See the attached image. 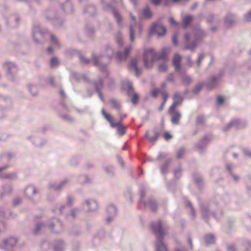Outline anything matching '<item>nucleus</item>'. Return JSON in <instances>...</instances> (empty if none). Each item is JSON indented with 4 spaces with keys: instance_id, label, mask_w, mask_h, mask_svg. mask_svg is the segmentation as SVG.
Returning <instances> with one entry per match:
<instances>
[{
    "instance_id": "4c0bfd02",
    "label": "nucleus",
    "mask_w": 251,
    "mask_h": 251,
    "mask_svg": "<svg viewBox=\"0 0 251 251\" xmlns=\"http://www.w3.org/2000/svg\"><path fill=\"white\" fill-rule=\"evenodd\" d=\"M22 201V200L21 198H16L13 201V205L14 206H17L18 204H20Z\"/></svg>"
},
{
    "instance_id": "bb28decb",
    "label": "nucleus",
    "mask_w": 251,
    "mask_h": 251,
    "mask_svg": "<svg viewBox=\"0 0 251 251\" xmlns=\"http://www.w3.org/2000/svg\"><path fill=\"white\" fill-rule=\"evenodd\" d=\"M139 100V96L137 93H134L132 98L131 99V102L132 103L135 104H137Z\"/></svg>"
},
{
    "instance_id": "39448f33",
    "label": "nucleus",
    "mask_w": 251,
    "mask_h": 251,
    "mask_svg": "<svg viewBox=\"0 0 251 251\" xmlns=\"http://www.w3.org/2000/svg\"><path fill=\"white\" fill-rule=\"evenodd\" d=\"M173 99L174 102L169 109V113H171L174 111L177 105L182 103L183 101V99L179 93H175L173 97Z\"/></svg>"
},
{
    "instance_id": "052dcab7",
    "label": "nucleus",
    "mask_w": 251,
    "mask_h": 251,
    "mask_svg": "<svg viewBox=\"0 0 251 251\" xmlns=\"http://www.w3.org/2000/svg\"><path fill=\"white\" fill-rule=\"evenodd\" d=\"M54 80L53 77H50L49 78V83L50 84L53 85L54 84Z\"/></svg>"
},
{
    "instance_id": "393cba45",
    "label": "nucleus",
    "mask_w": 251,
    "mask_h": 251,
    "mask_svg": "<svg viewBox=\"0 0 251 251\" xmlns=\"http://www.w3.org/2000/svg\"><path fill=\"white\" fill-rule=\"evenodd\" d=\"M111 103L112 105V108L116 109H119L121 107L120 103L115 100H111Z\"/></svg>"
},
{
    "instance_id": "37998d69",
    "label": "nucleus",
    "mask_w": 251,
    "mask_h": 251,
    "mask_svg": "<svg viewBox=\"0 0 251 251\" xmlns=\"http://www.w3.org/2000/svg\"><path fill=\"white\" fill-rule=\"evenodd\" d=\"M93 59L94 60L95 65L96 66H100V64L98 60V58L97 57H96V56H93Z\"/></svg>"
},
{
    "instance_id": "c03bdc74",
    "label": "nucleus",
    "mask_w": 251,
    "mask_h": 251,
    "mask_svg": "<svg viewBox=\"0 0 251 251\" xmlns=\"http://www.w3.org/2000/svg\"><path fill=\"white\" fill-rule=\"evenodd\" d=\"M245 18L247 21L251 20V10L245 16Z\"/></svg>"
},
{
    "instance_id": "e2e57ef3",
    "label": "nucleus",
    "mask_w": 251,
    "mask_h": 251,
    "mask_svg": "<svg viewBox=\"0 0 251 251\" xmlns=\"http://www.w3.org/2000/svg\"><path fill=\"white\" fill-rule=\"evenodd\" d=\"M228 251H235L233 246H230L228 249Z\"/></svg>"
},
{
    "instance_id": "2eb2a0df",
    "label": "nucleus",
    "mask_w": 251,
    "mask_h": 251,
    "mask_svg": "<svg viewBox=\"0 0 251 251\" xmlns=\"http://www.w3.org/2000/svg\"><path fill=\"white\" fill-rule=\"evenodd\" d=\"M90 211L96 210L98 208V203L94 200H88L86 201Z\"/></svg>"
},
{
    "instance_id": "79ce46f5",
    "label": "nucleus",
    "mask_w": 251,
    "mask_h": 251,
    "mask_svg": "<svg viewBox=\"0 0 251 251\" xmlns=\"http://www.w3.org/2000/svg\"><path fill=\"white\" fill-rule=\"evenodd\" d=\"M224 99L221 96H218L217 99V102L219 104H222L224 103Z\"/></svg>"
},
{
    "instance_id": "6e6552de",
    "label": "nucleus",
    "mask_w": 251,
    "mask_h": 251,
    "mask_svg": "<svg viewBox=\"0 0 251 251\" xmlns=\"http://www.w3.org/2000/svg\"><path fill=\"white\" fill-rule=\"evenodd\" d=\"M170 52V49L169 48H164L158 54H157V58L158 60H163L165 62L168 60V55Z\"/></svg>"
},
{
    "instance_id": "9b49d317",
    "label": "nucleus",
    "mask_w": 251,
    "mask_h": 251,
    "mask_svg": "<svg viewBox=\"0 0 251 251\" xmlns=\"http://www.w3.org/2000/svg\"><path fill=\"white\" fill-rule=\"evenodd\" d=\"M106 211L108 215L110 216L107 218V220H111L112 217L116 215L117 209L114 205L110 204L107 206Z\"/></svg>"
},
{
    "instance_id": "09e8293b",
    "label": "nucleus",
    "mask_w": 251,
    "mask_h": 251,
    "mask_svg": "<svg viewBox=\"0 0 251 251\" xmlns=\"http://www.w3.org/2000/svg\"><path fill=\"white\" fill-rule=\"evenodd\" d=\"M167 80L168 81H174V75L173 74H170L167 78Z\"/></svg>"
},
{
    "instance_id": "3c124183",
    "label": "nucleus",
    "mask_w": 251,
    "mask_h": 251,
    "mask_svg": "<svg viewBox=\"0 0 251 251\" xmlns=\"http://www.w3.org/2000/svg\"><path fill=\"white\" fill-rule=\"evenodd\" d=\"M216 82L217 80L215 77H213L211 78V83L212 84L213 83V84L212 85L211 87H213L215 85Z\"/></svg>"
},
{
    "instance_id": "9d476101",
    "label": "nucleus",
    "mask_w": 251,
    "mask_h": 251,
    "mask_svg": "<svg viewBox=\"0 0 251 251\" xmlns=\"http://www.w3.org/2000/svg\"><path fill=\"white\" fill-rule=\"evenodd\" d=\"M190 37H191V35L189 34H186L185 35V38L186 44V49L194 50L197 45V39L196 38L193 42V44L192 45H190L189 43H190Z\"/></svg>"
},
{
    "instance_id": "473e14b6",
    "label": "nucleus",
    "mask_w": 251,
    "mask_h": 251,
    "mask_svg": "<svg viewBox=\"0 0 251 251\" xmlns=\"http://www.w3.org/2000/svg\"><path fill=\"white\" fill-rule=\"evenodd\" d=\"M162 99H163V102L166 103L168 98V95L166 91H163L162 92Z\"/></svg>"
},
{
    "instance_id": "b1692460",
    "label": "nucleus",
    "mask_w": 251,
    "mask_h": 251,
    "mask_svg": "<svg viewBox=\"0 0 251 251\" xmlns=\"http://www.w3.org/2000/svg\"><path fill=\"white\" fill-rule=\"evenodd\" d=\"M50 66L51 68L56 67L58 65L59 62L57 59L55 57H52L50 61Z\"/></svg>"
},
{
    "instance_id": "8fccbe9b",
    "label": "nucleus",
    "mask_w": 251,
    "mask_h": 251,
    "mask_svg": "<svg viewBox=\"0 0 251 251\" xmlns=\"http://www.w3.org/2000/svg\"><path fill=\"white\" fill-rule=\"evenodd\" d=\"M151 2L155 5H158L160 3L161 0H151Z\"/></svg>"
},
{
    "instance_id": "c756f323",
    "label": "nucleus",
    "mask_w": 251,
    "mask_h": 251,
    "mask_svg": "<svg viewBox=\"0 0 251 251\" xmlns=\"http://www.w3.org/2000/svg\"><path fill=\"white\" fill-rule=\"evenodd\" d=\"M149 204L151 210L152 211H155L157 209V204L155 201H151Z\"/></svg>"
},
{
    "instance_id": "cd10ccee",
    "label": "nucleus",
    "mask_w": 251,
    "mask_h": 251,
    "mask_svg": "<svg viewBox=\"0 0 251 251\" xmlns=\"http://www.w3.org/2000/svg\"><path fill=\"white\" fill-rule=\"evenodd\" d=\"M143 14L146 18H150L151 17V12L150 10L149 7H147L146 9L144 10Z\"/></svg>"
},
{
    "instance_id": "f257e3e1",
    "label": "nucleus",
    "mask_w": 251,
    "mask_h": 251,
    "mask_svg": "<svg viewBox=\"0 0 251 251\" xmlns=\"http://www.w3.org/2000/svg\"><path fill=\"white\" fill-rule=\"evenodd\" d=\"M151 230L156 238V251H168L166 246L162 242V239L165 235V231L162 226L160 221H155L152 223Z\"/></svg>"
},
{
    "instance_id": "6e6d98bb",
    "label": "nucleus",
    "mask_w": 251,
    "mask_h": 251,
    "mask_svg": "<svg viewBox=\"0 0 251 251\" xmlns=\"http://www.w3.org/2000/svg\"><path fill=\"white\" fill-rule=\"evenodd\" d=\"M4 228V224L3 222H0V231H2Z\"/></svg>"
},
{
    "instance_id": "f03ea898",
    "label": "nucleus",
    "mask_w": 251,
    "mask_h": 251,
    "mask_svg": "<svg viewBox=\"0 0 251 251\" xmlns=\"http://www.w3.org/2000/svg\"><path fill=\"white\" fill-rule=\"evenodd\" d=\"M101 113L103 116L109 122L111 127L117 128V131L118 134L120 136H123L126 133L127 127L122 124L123 120L125 117L121 116L119 122L114 123L113 122V118L112 116L106 113L104 109L102 110Z\"/></svg>"
},
{
    "instance_id": "13d9d810",
    "label": "nucleus",
    "mask_w": 251,
    "mask_h": 251,
    "mask_svg": "<svg viewBox=\"0 0 251 251\" xmlns=\"http://www.w3.org/2000/svg\"><path fill=\"white\" fill-rule=\"evenodd\" d=\"M13 174H7L5 175L3 177L5 178H11L12 177Z\"/></svg>"
},
{
    "instance_id": "423d86ee",
    "label": "nucleus",
    "mask_w": 251,
    "mask_h": 251,
    "mask_svg": "<svg viewBox=\"0 0 251 251\" xmlns=\"http://www.w3.org/2000/svg\"><path fill=\"white\" fill-rule=\"evenodd\" d=\"M128 68L130 71H135L137 76H139L141 74V70L138 68L137 66V59L136 58L131 60L128 65Z\"/></svg>"
},
{
    "instance_id": "412c9836",
    "label": "nucleus",
    "mask_w": 251,
    "mask_h": 251,
    "mask_svg": "<svg viewBox=\"0 0 251 251\" xmlns=\"http://www.w3.org/2000/svg\"><path fill=\"white\" fill-rule=\"evenodd\" d=\"M8 68V72L10 74L16 73L17 72V68L15 64L9 63L7 64Z\"/></svg>"
},
{
    "instance_id": "4d7b16f0",
    "label": "nucleus",
    "mask_w": 251,
    "mask_h": 251,
    "mask_svg": "<svg viewBox=\"0 0 251 251\" xmlns=\"http://www.w3.org/2000/svg\"><path fill=\"white\" fill-rule=\"evenodd\" d=\"M41 226H37V227H36V229H35V230L34 231V233L37 234L38 231L41 229Z\"/></svg>"
},
{
    "instance_id": "ddd939ff",
    "label": "nucleus",
    "mask_w": 251,
    "mask_h": 251,
    "mask_svg": "<svg viewBox=\"0 0 251 251\" xmlns=\"http://www.w3.org/2000/svg\"><path fill=\"white\" fill-rule=\"evenodd\" d=\"M181 57L178 54L174 55L173 60V63L175 68L176 71H178L180 69V62Z\"/></svg>"
},
{
    "instance_id": "680f3d73",
    "label": "nucleus",
    "mask_w": 251,
    "mask_h": 251,
    "mask_svg": "<svg viewBox=\"0 0 251 251\" xmlns=\"http://www.w3.org/2000/svg\"><path fill=\"white\" fill-rule=\"evenodd\" d=\"M188 205L191 208V211L193 213H194L193 207H192V204L190 202L187 203Z\"/></svg>"
},
{
    "instance_id": "72a5a7b5",
    "label": "nucleus",
    "mask_w": 251,
    "mask_h": 251,
    "mask_svg": "<svg viewBox=\"0 0 251 251\" xmlns=\"http://www.w3.org/2000/svg\"><path fill=\"white\" fill-rule=\"evenodd\" d=\"M184 153H185V150L184 149H180L177 153V158H181L184 154Z\"/></svg>"
},
{
    "instance_id": "f3484780",
    "label": "nucleus",
    "mask_w": 251,
    "mask_h": 251,
    "mask_svg": "<svg viewBox=\"0 0 251 251\" xmlns=\"http://www.w3.org/2000/svg\"><path fill=\"white\" fill-rule=\"evenodd\" d=\"M17 243L16 239L10 238L4 242V245L6 248L14 246Z\"/></svg>"
},
{
    "instance_id": "a211bd4d",
    "label": "nucleus",
    "mask_w": 251,
    "mask_h": 251,
    "mask_svg": "<svg viewBox=\"0 0 251 251\" xmlns=\"http://www.w3.org/2000/svg\"><path fill=\"white\" fill-rule=\"evenodd\" d=\"M146 136L148 138L150 142L154 143L158 139V133L154 132L153 136H150L149 135V132H146Z\"/></svg>"
},
{
    "instance_id": "864d4df0",
    "label": "nucleus",
    "mask_w": 251,
    "mask_h": 251,
    "mask_svg": "<svg viewBox=\"0 0 251 251\" xmlns=\"http://www.w3.org/2000/svg\"><path fill=\"white\" fill-rule=\"evenodd\" d=\"M232 21H230L229 19V16H227L226 18V20H225V22H226V24L228 25V24H230L232 23Z\"/></svg>"
},
{
    "instance_id": "dca6fc26",
    "label": "nucleus",
    "mask_w": 251,
    "mask_h": 251,
    "mask_svg": "<svg viewBox=\"0 0 251 251\" xmlns=\"http://www.w3.org/2000/svg\"><path fill=\"white\" fill-rule=\"evenodd\" d=\"M36 193V190L33 186H28L25 190V194L28 197L34 195Z\"/></svg>"
},
{
    "instance_id": "a18cd8bd",
    "label": "nucleus",
    "mask_w": 251,
    "mask_h": 251,
    "mask_svg": "<svg viewBox=\"0 0 251 251\" xmlns=\"http://www.w3.org/2000/svg\"><path fill=\"white\" fill-rule=\"evenodd\" d=\"M169 22H170V24L172 25H177V24L176 23V22L175 21V20H174V19L173 18H170L169 19Z\"/></svg>"
},
{
    "instance_id": "2f4dec72",
    "label": "nucleus",
    "mask_w": 251,
    "mask_h": 251,
    "mask_svg": "<svg viewBox=\"0 0 251 251\" xmlns=\"http://www.w3.org/2000/svg\"><path fill=\"white\" fill-rule=\"evenodd\" d=\"M65 183V181H63L61 184H60L58 186H55V185H50V187L56 190H59L60 189H61V188L62 187L63 185Z\"/></svg>"
},
{
    "instance_id": "a878e982",
    "label": "nucleus",
    "mask_w": 251,
    "mask_h": 251,
    "mask_svg": "<svg viewBox=\"0 0 251 251\" xmlns=\"http://www.w3.org/2000/svg\"><path fill=\"white\" fill-rule=\"evenodd\" d=\"M158 69L160 72H165L167 71L168 67L165 63L160 64L158 66Z\"/></svg>"
},
{
    "instance_id": "58836bf2",
    "label": "nucleus",
    "mask_w": 251,
    "mask_h": 251,
    "mask_svg": "<svg viewBox=\"0 0 251 251\" xmlns=\"http://www.w3.org/2000/svg\"><path fill=\"white\" fill-rule=\"evenodd\" d=\"M163 137L166 140H168L172 138V136L167 132L164 133Z\"/></svg>"
},
{
    "instance_id": "a19ab883",
    "label": "nucleus",
    "mask_w": 251,
    "mask_h": 251,
    "mask_svg": "<svg viewBox=\"0 0 251 251\" xmlns=\"http://www.w3.org/2000/svg\"><path fill=\"white\" fill-rule=\"evenodd\" d=\"M50 38V40H51V42H52V43L58 44V41L53 35L51 34Z\"/></svg>"
},
{
    "instance_id": "c85d7f7f",
    "label": "nucleus",
    "mask_w": 251,
    "mask_h": 251,
    "mask_svg": "<svg viewBox=\"0 0 251 251\" xmlns=\"http://www.w3.org/2000/svg\"><path fill=\"white\" fill-rule=\"evenodd\" d=\"M238 123L239 121L237 120L232 121L229 124H228L227 126L225 128H224V130L225 131H226L227 129H228L231 126H232L236 124H238Z\"/></svg>"
},
{
    "instance_id": "49530a36",
    "label": "nucleus",
    "mask_w": 251,
    "mask_h": 251,
    "mask_svg": "<svg viewBox=\"0 0 251 251\" xmlns=\"http://www.w3.org/2000/svg\"><path fill=\"white\" fill-rule=\"evenodd\" d=\"M172 40H173V44L175 45H177L178 44V42H177V35H174L173 36Z\"/></svg>"
},
{
    "instance_id": "f704fd0d",
    "label": "nucleus",
    "mask_w": 251,
    "mask_h": 251,
    "mask_svg": "<svg viewBox=\"0 0 251 251\" xmlns=\"http://www.w3.org/2000/svg\"><path fill=\"white\" fill-rule=\"evenodd\" d=\"M80 60L82 63L88 64L90 62V60L89 59L85 58L83 56L80 55Z\"/></svg>"
},
{
    "instance_id": "4468645a",
    "label": "nucleus",
    "mask_w": 251,
    "mask_h": 251,
    "mask_svg": "<svg viewBox=\"0 0 251 251\" xmlns=\"http://www.w3.org/2000/svg\"><path fill=\"white\" fill-rule=\"evenodd\" d=\"M172 115L171 118V122L172 124L175 125H177L179 123V121L181 118V114L180 112L178 111H175L173 112V111L171 113H169Z\"/></svg>"
},
{
    "instance_id": "4be33fe9",
    "label": "nucleus",
    "mask_w": 251,
    "mask_h": 251,
    "mask_svg": "<svg viewBox=\"0 0 251 251\" xmlns=\"http://www.w3.org/2000/svg\"><path fill=\"white\" fill-rule=\"evenodd\" d=\"M191 81V78L188 76H184L182 78V83L183 85H188Z\"/></svg>"
},
{
    "instance_id": "c9c22d12",
    "label": "nucleus",
    "mask_w": 251,
    "mask_h": 251,
    "mask_svg": "<svg viewBox=\"0 0 251 251\" xmlns=\"http://www.w3.org/2000/svg\"><path fill=\"white\" fill-rule=\"evenodd\" d=\"M202 87V84H200L197 85L195 87V89H194V92L195 93H199L200 91V90L201 89Z\"/></svg>"
},
{
    "instance_id": "ea45409f",
    "label": "nucleus",
    "mask_w": 251,
    "mask_h": 251,
    "mask_svg": "<svg viewBox=\"0 0 251 251\" xmlns=\"http://www.w3.org/2000/svg\"><path fill=\"white\" fill-rule=\"evenodd\" d=\"M160 92V90L157 89L153 90L151 92V94L154 98H156L158 93Z\"/></svg>"
},
{
    "instance_id": "603ef678",
    "label": "nucleus",
    "mask_w": 251,
    "mask_h": 251,
    "mask_svg": "<svg viewBox=\"0 0 251 251\" xmlns=\"http://www.w3.org/2000/svg\"><path fill=\"white\" fill-rule=\"evenodd\" d=\"M77 210L76 209H73L71 211V214L73 217L74 218L75 214L77 213Z\"/></svg>"
},
{
    "instance_id": "7ed1b4c3",
    "label": "nucleus",
    "mask_w": 251,
    "mask_h": 251,
    "mask_svg": "<svg viewBox=\"0 0 251 251\" xmlns=\"http://www.w3.org/2000/svg\"><path fill=\"white\" fill-rule=\"evenodd\" d=\"M156 58L157 53L153 49L145 50L143 54V62L145 67L147 69L151 68Z\"/></svg>"
},
{
    "instance_id": "1a4fd4ad",
    "label": "nucleus",
    "mask_w": 251,
    "mask_h": 251,
    "mask_svg": "<svg viewBox=\"0 0 251 251\" xmlns=\"http://www.w3.org/2000/svg\"><path fill=\"white\" fill-rule=\"evenodd\" d=\"M131 49V47L126 48L123 53H122L120 52H118L116 56L117 61L125 60L127 57Z\"/></svg>"
},
{
    "instance_id": "f8f14e48",
    "label": "nucleus",
    "mask_w": 251,
    "mask_h": 251,
    "mask_svg": "<svg viewBox=\"0 0 251 251\" xmlns=\"http://www.w3.org/2000/svg\"><path fill=\"white\" fill-rule=\"evenodd\" d=\"M136 29L140 33L141 31V26L136 24H135L134 25H131L130 26V40L132 42L134 41V35Z\"/></svg>"
},
{
    "instance_id": "0eeeda50",
    "label": "nucleus",
    "mask_w": 251,
    "mask_h": 251,
    "mask_svg": "<svg viewBox=\"0 0 251 251\" xmlns=\"http://www.w3.org/2000/svg\"><path fill=\"white\" fill-rule=\"evenodd\" d=\"M170 52V49L169 48H164L158 54H157V58L158 60H163L165 62L168 60V55Z\"/></svg>"
},
{
    "instance_id": "6ab92c4d",
    "label": "nucleus",
    "mask_w": 251,
    "mask_h": 251,
    "mask_svg": "<svg viewBox=\"0 0 251 251\" xmlns=\"http://www.w3.org/2000/svg\"><path fill=\"white\" fill-rule=\"evenodd\" d=\"M205 242L206 244H212L215 243L214 236L212 234H208L205 237Z\"/></svg>"
},
{
    "instance_id": "aec40b11",
    "label": "nucleus",
    "mask_w": 251,
    "mask_h": 251,
    "mask_svg": "<svg viewBox=\"0 0 251 251\" xmlns=\"http://www.w3.org/2000/svg\"><path fill=\"white\" fill-rule=\"evenodd\" d=\"M192 17L189 15L186 16L183 19V24L184 28L186 27L191 22Z\"/></svg>"
},
{
    "instance_id": "5701e85b",
    "label": "nucleus",
    "mask_w": 251,
    "mask_h": 251,
    "mask_svg": "<svg viewBox=\"0 0 251 251\" xmlns=\"http://www.w3.org/2000/svg\"><path fill=\"white\" fill-rule=\"evenodd\" d=\"M105 52L106 55L107 56L108 58L110 60L114 53L113 50L109 47H107L105 49Z\"/></svg>"
},
{
    "instance_id": "20e7f679",
    "label": "nucleus",
    "mask_w": 251,
    "mask_h": 251,
    "mask_svg": "<svg viewBox=\"0 0 251 251\" xmlns=\"http://www.w3.org/2000/svg\"><path fill=\"white\" fill-rule=\"evenodd\" d=\"M166 33V29L163 25L153 24L151 27V34H156L158 37H160L164 35Z\"/></svg>"
},
{
    "instance_id": "0e129e2a",
    "label": "nucleus",
    "mask_w": 251,
    "mask_h": 251,
    "mask_svg": "<svg viewBox=\"0 0 251 251\" xmlns=\"http://www.w3.org/2000/svg\"><path fill=\"white\" fill-rule=\"evenodd\" d=\"M188 242H189V244L190 246V247L192 248V239H191L190 237L188 238Z\"/></svg>"
},
{
    "instance_id": "e433bc0d",
    "label": "nucleus",
    "mask_w": 251,
    "mask_h": 251,
    "mask_svg": "<svg viewBox=\"0 0 251 251\" xmlns=\"http://www.w3.org/2000/svg\"><path fill=\"white\" fill-rule=\"evenodd\" d=\"M203 57H204V54L203 53H201V54H200L199 55L198 59H197V63H198V66H200L201 61L203 59Z\"/></svg>"
},
{
    "instance_id": "774afa93",
    "label": "nucleus",
    "mask_w": 251,
    "mask_h": 251,
    "mask_svg": "<svg viewBox=\"0 0 251 251\" xmlns=\"http://www.w3.org/2000/svg\"><path fill=\"white\" fill-rule=\"evenodd\" d=\"M166 83H162V85H161V88H165V87H166Z\"/></svg>"
},
{
    "instance_id": "bf43d9fd",
    "label": "nucleus",
    "mask_w": 251,
    "mask_h": 251,
    "mask_svg": "<svg viewBox=\"0 0 251 251\" xmlns=\"http://www.w3.org/2000/svg\"><path fill=\"white\" fill-rule=\"evenodd\" d=\"M73 200H72V199L71 198H70V197H68V201H67V203H68V204H72V203L73 202Z\"/></svg>"
},
{
    "instance_id": "7c9ffc66",
    "label": "nucleus",
    "mask_w": 251,
    "mask_h": 251,
    "mask_svg": "<svg viewBox=\"0 0 251 251\" xmlns=\"http://www.w3.org/2000/svg\"><path fill=\"white\" fill-rule=\"evenodd\" d=\"M114 15L115 16V18L118 24H120L121 22L122 21V18L121 16H120L119 14L117 11L114 12Z\"/></svg>"
},
{
    "instance_id": "5fc2aeb1",
    "label": "nucleus",
    "mask_w": 251,
    "mask_h": 251,
    "mask_svg": "<svg viewBox=\"0 0 251 251\" xmlns=\"http://www.w3.org/2000/svg\"><path fill=\"white\" fill-rule=\"evenodd\" d=\"M165 104L166 103L164 102L162 103V104H161V105L159 106V107L158 108V110L159 111H162L163 110Z\"/></svg>"
},
{
    "instance_id": "338daca9",
    "label": "nucleus",
    "mask_w": 251,
    "mask_h": 251,
    "mask_svg": "<svg viewBox=\"0 0 251 251\" xmlns=\"http://www.w3.org/2000/svg\"><path fill=\"white\" fill-rule=\"evenodd\" d=\"M130 1L133 5H135L136 4V0H130Z\"/></svg>"
},
{
    "instance_id": "69168bd1",
    "label": "nucleus",
    "mask_w": 251,
    "mask_h": 251,
    "mask_svg": "<svg viewBox=\"0 0 251 251\" xmlns=\"http://www.w3.org/2000/svg\"><path fill=\"white\" fill-rule=\"evenodd\" d=\"M48 51L50 52V53H52L53 52V50L52 49L51 47H49L48 48Z\"/></svg>"
},
{
    "instance_id": "de8ad7c7",
    "label": "nucleus",
    "mask_w": 251,
    "mask_h": 251,
    "mask_svg": "<svg viewBox=\"0 0 251 251\" xmlns=\"http://www.w3.org/2000/svg\"><path fill=\"white\" fill-rule=\"evenodd\" d=\"M167 167H168V165L167 164H165L161 167V171L163 174H164L166 173V172L167 171Z\"/></svg>"
}]
</instances>
